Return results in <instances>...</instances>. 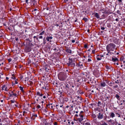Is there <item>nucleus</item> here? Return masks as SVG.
Here are the masks:
<instances>
[{
  "label": "nucleus",
  "instance_id": "obj_46",
  "mask_svg": "<svg viewBox=\"0 0 125 125\" xmlns=\"http://www.w3.org/2000/svg\"><path fill=\"white\" fill-rule=\"evenodd\" d=\"M95 52V51L94 50H93L92 51V52L93 53H94Z\"/></svg>",
  "mask_w": 125,
  "mask_h": 125
},
{
  "label": "nucleus",
  "instance_id": "obj_44",
  "mask_svg": "<svg viewBox=\"0 0 125 125\" xmlns=\"http://www.w3.org/2000/svg\"><path fill=\"white\" fill-rule=\"evenodd\" d=\"M15 77L14 76H13V77H12V78L13 79H15Z\"/></svg>",
  "mask_w": 125,
  "mask_h": 125
},
{
  "label": "nucleus",
  "instance_id": "obj_55",
  "mask_svg": "<svg viewBox=\"0 0 125 125\" xmlns=\"http://www.w3.org/2000/svg\"><path fill=\"white\" fill-rule=\"evenodd\" d=\"M83 112V111H81V112H80V115H81V114Z\"/></svg>",
  "mask_w": 125,
  "mask_h": 125
},
{
  "label": "nucleus",
  "instance_id": "obj_17",
  "mask_svg": "<svg viewBox=\"0 0 125 125\" xmlns=\"http://www.w3.org/2000/svg\"><path fill=\"white\" fill-rule=\"evenodd\" d=\"M66 52L69 53H72L71 50L70 49H67L66 50Z\"/></svg>",
  "mask_w": 125,
  "mask_h": 125
},
{
  "label": "nucleus",
  "instance_id": "obj_26",
  "mask_svg": "<svg viewBox=\"0 0 125 125\" xmlns=\"http://www.w3.org/2000/svg\"><path fill=\"white\" fill-rule=\"evenodd\" d=\"M116 114L118 115V117H121V115H120L119 114L117 113H116Z\"/></svg>",
  "mask_w": 125,
  "mask_h": 125
},
{
  "label": "nucleus",
  "instance_id": "obj_42",
  "mask_svg": "<svg viewBox=\"0 0 125 125\" xmlns=\"http://www.w3.org/2000/svg\"><path fill=\"white\" fill-rule=\"evenodd\" d=\"M107 124L106 123H104V124H102V125H107Z\"/></svg>",
  "mask_w": 125,
  "mask_h": 125
},
{
  "label": "nucleus",
  "instance_id": "obj_27",
  "mask_svg": "<svg viewBox=\"0 0 125 125\" xmlns=\"http://www.w3.org/2000/svg\"><path fill=\"white\" fill-rule=\"evenodd\" d=\"M77 97L78 98V99H80V100L81 101L82 100V98L80 97L79 96H78Z\"/></svg>",
  "mask_w": 125,
  "mask_h": 125
},
{
  "label": "nucleus",
  "instance_id": "obj_50",
  "mask_svg": "<svg viewBox=\"0 0 125 125\" xmlns=\"http://www.w3.org/2000/svg\"><path fill=\"white\" fill-rule=\"evenodd\" d=\"M39 98H38V99H36V101H38L39 100H40V99H39H39H39Z\"/></svg>",
  "mask_w": 125,
  "mask_h": 125
},
{
  "label": "nucleus",
  "instance_id": "obj_13",
  "mask_svg": "<svg viewBox=\"0 0 125 125\" xmlns=\"http://www.w3.org/2000/svg\"><path fill=\"white\" fill-rule=\"evenodd\" d=\"M36 95L39 96H42L43 95V94L41 92H37V93Z\"/></svg>",
  "mask_w": 125,
  "mask_h": 125
},
{
  "label": "nucleus",
  "instance_id": "obj_41",
  "mask_svg": "<svg viewBox=\"0 0 125 125\" xmlns=\"http://www.w3.org/2000/svg\"><path fill=\"white\" fill-rule=\"evenodd\" d=\"M106 69H110L109 67L108 66H106Z\"/></svg>",
  "mask_w": 125,
  "mask_h": 125
},
{
  "label": "nucleus",
  "instance_id": "obj_6",
  "mask_svg": "<svg viewBox=\"0 0 125 125\" xmlns=\"http://www.w3.org/2000/svg\"><path fill=\"white\" fill-rule=\"evenodd\" d=\"M103 11H102V13H104L103 15H102V19L104 18L106 16H107L106 13H107V11H106L105 10H104V11L103 10H102Z\"/></svg>",
  "mask_w": 125,
  "mask_h": 125
},
{
  "label": "nucleus",
  "instance_id": "obj_29",
  "mask_svg": "<svg viewBox=\"0 0 125 125\" xmlns=\"http://www.w3.org/2000/svg\"><path fill=\"white\" fill-rule=\"evenodd\" d=\"M32 116H33L34 117H37V115L35 114H34Z\"/></svg>",
  "mask_w": 125,
  "mask_h": 125
},
{
  "label": "nucleus",
  "instance_id": "obj_16",
  "mask_svg": "<svg viewBox=\"0 0 125 125\" xmlns=\"http://www.w3.org/2000/svg\"><path fill=\"white\" fill-rule=\"evenodd\" d=\"M125 59L124 57L122 56L120 58V60L121 62L123 61L124 63H125V60L124 61V60Z\"/></svg>",
  "mask_w": 125,
  "mask_h": 125
},
{
  "label": "nucleus",
  "instance_id": "obj_54",
  "mask_svg": "<svg viewBox=\"0 0 125 125\" xmlns=\"http://www.w3.org/2000/svg\"><path fill=\"white\" fill-rule=\"evenodd\" d=\"M85 2H86L88 1V0H83Z\"/></svg>",
  "mask_w": 125,
  "mask_h": 125
},
{
  "label": "nucleus",
  "instance_id": "obj_30",
  "mask_svg": "<svg viewBox=\"0 0 125 125\" xmlns=\"http://www.w3.org/2000/svg\"><path fill=\"white\" fill-rule=\"evenodd\" d=\"M35 117H34L33 116H32L31 117V119L33 120H34L35 118Z\"/></svg>",
  "mask_w": 125,
  "mask_h": 125
},
{
  "label": "nucleus",
  "instance_id": "obj_12",
  "mask_svg": "<svg viewBox=\"0 0 125 125\" xmlns=\"http://www.w3.org/2000/svg\"><path fill=\"white\" fill-rule=\"evenodd\" d=\"M118 58L115 57H113L112 58V61L113 62H115L116 61H118Z\"/></svg>",
  "mask_w": 125,
  "mask_h": 125
},
{
  "label": "nucleus",
  "instance_id": "obj_32",
  "mask_svg": "<svg viewBox=\"0 0 125 125\" xmlns=\"http://www.w3.org/2000/svg\"><path fill=\"white\" fill-rule=\"evenodd\" d=\"M118 87V86L117 85H116L115 86H114V88H117Z\"/></svg>",
  "mask_w": 125,
  "mask_h": 125
},
{
  "label": "nucleus",
  "instance_id": "obj_45",
  "mask_svg": "<svg viewBox=\"0 0 125 125\" xmlns=\"http://www.w3.org/2000/svg\"><path fill=\"white\" fill-rule=\"evenodd\" d=\"M28 0H26V3H27V4H28Z\"/></svg>",
  "mask_w": 125,
  "mask_h": 125
},
{
  "label": "nucleus",
  "instance_id": "obj_24",
  "mask_svg": "<svg viewBox=\"0 0 125 125\" xmlns=\"http://www.w3.org/2000/svg\"><path fill=\"white\" fill-rule=\"evenodd\" d=\"M83 20H84L85 21H87V19L86 18H83Z\"/></svg>",
  "mask_w": 125,
  "mask_h": 125
},
{
  "label": "nucleus",
  "instance_id": "obj_19",
  "mask_svg": "<svg viewBox=\"0 0 125 125\" xmlns=\"http://www.w3.org/2000/svg\"><path fill=\"white\" fill-rule=\"evenodd\" d=\"M115 97L118 100L119 99V98L120 97V96L118 94H116L115 95Z\"/></svg>",
  "mask_w": 125,
  "mask_h": 125
},
{
  "label": "nucleus",
  "instance_id": "obj_38",
  "mask_svg": "<svg viewBox=\"0 0 125 125\" xmlns=\"http://www.w3.org/2000/svg\"><path fill=\"white\" fill-rule=\"evenodd\" d=\"M75 42V41L74 40H72V42L73 43H74Z\"/></svg>",
  "mask_w": 125,
  "mask_h": 125
},
{
  "label": "nucleus",
  "instance_id": "obj_43",
  "mask_svg": "<svg viewBox=\"0 0 125 125\" xmlns=\"http://www.w3.org/2000/svg\"><path fill=\"white\" fill-rule=\"evenodd\" d=\"M108 121L109 122H111L112 121V120L111 119H110Z\"/></svg>",
  "mask_w": 125,
  "mask_h": 125
},
{
  "label": "nucleus",
  "instance_id": "obj_52",
  "mask_svg": "<svg viewBox=\"0 0 125 125\" xmlns=\"http://www.w3.org/2000/svg\"><path fill=\"white\" fill-rule=\"evenodd\" d=\"M122 101L123 103H125V100H123Z\"/></svg>",
  "mask_w": 125,
  "mask_h": 125
},
{
  "label": "nucleus",
  "instance_id": "obj_48",
  "mask_svg": "<svg viewBox=\"0 0 125 125\" xmlns=\"http://www.w3.org/2000/svg\"><path fill=\"white\" fill-rule=\"evenodd\" d=\"M15 83L16 84L18 83L17 82V81L16 80L15 81Z\"/></svg>",
  "mask_w": 125,
  "mask_h": 125
},
{
  "label": "nucleus",
  "instance_id": "obj_15",
  "mask_svg": "<svg viewBox=\"0 0 125 125\" xmlns=\"http://www.w3.org/2000/svg\"><path fill=\"white\" fill-rule=\"evenodd\" d=\"M110 116L111 117L113 118L115 116V114L111 112L110 113Z\"/></svg>",
  "mask_w": 125,
  "mask_h": 125
},
{
  "label": "nucleus",
  "instance_id": "obj_1",
  "mask_svg": "<svg viewBox=\"0 0 125 125\" xmlns=\"http://www.w3.org/2000/svg\"><path fill=\"white\" fill-rule=\"evenodd\" d=\"M66 77V74L64 72H60L58 75V78L61 81L65 80Z\"/></svg>",
  "mask_w": 125,
  "mask_h": 125
},
{
  "label": "nucleus",
  "instance_id": "obj_7",
  "mask_svg": "<svg viewBox=\"0 0 125 125\" xmlns=\"http://www.w3.org/2000/svg\"><path fill=\"white\" fill-rule=\"evenodd\" d=\"M1 88L2 90H4L5 91H8L9 89L5 85H3L1 87Z\"/></svg>",
  "mask_w": 125,
  "mask_h": 125
},
{
  "label": "nucleus",
  "instance_id": "obj_23",
  "mask_svg": "<svg viewBox=\"0 0 125 125\" xmlns=\"http://www.w3.org/2000/svg\"><path fill=\"white\" fill-rule=\"evenodd\" d=\"M44 31H42V32H41L39 34V35H42L44 34Z\"/></svg>",
  "mask_w": 125,
  "mask_h": 125
},
{
  "label": "nucleus",
  "instance_id": "obj_51",
  "mask_svg": "<svg viewBox=\"0 0 125 125\" xmlns=\"http://www.w3.org/2000/svg\"><path fill=\"white\" fill-rule=\"evenodd\" d=\"M43 98L44 99H45V98H46V96H43Z\"/></svg>",
  "mask_w": 125,
  "mask_h": 125
},
{
  "label": "nucleus",
  "instance_id": "obj_9",
  "mask_svg": "<svg viewBox=\"0 0 125 125\" xmlns=\"http://www.w3.org/2000/svg\"><path fill=\"white\" fill-rule=\"evenodd\" d=\"M79 115L80 116V118L78 119V120L80 122H81L83 120V115H80V114Z\"/></svg>",
  "mask_w": 125,
  "mask_h": 125
},
{
  "label": "nucleus",
  "instance_id": "obj_5",
  "mask_svg": "<svg viewBox=\"0 0 125 125\" xmlns=\"http://www.w3.org/2000/svg\"><path fill=\"white\" fill-rule=\"evenodd\" d=\"M101 102H98L97 105L98 107L97 108V110L99 111H100V109L101 108Z\"/></svg>",
  "mask_w": 125,
  "mask_h": 125
},
{
  "label": "nucleus",
  "instance_id": "obj_59",
  "mask_svg": "<svg viewBox=\"0 0 125 125\" xmlns=\"http://www.w3.org/2000/svg\"><path fill=\"white\" fill-rule=\"evenodd\" d=\"M78 116V115H77V114H76V115H75V116L77 117V116Z\"/></svg>",
  "mask_w": 125,
  "mask_h": 125
},
{
  "label": "nucleus",
  "instance_id": "obj_56",
  "mask_svg": "<svg viewBox=\"0 0 125 125\" xmlns=\"http://www.w3.org/2000/svg\"><path fill=\"white\" fill-rule=\"evenodd\" d=\"M71 124H72V125H73L74 124V122H71Z\"/></svg>",
  "mask_w": 125,
  "mask_h": 125
},
{
  "label": "nucleus",
  "instance_id": "obj_25",
  "mask_svg": "<svg viewBox=\"0 0 125 125\" xmlns=\"http://www.w3.org/2000/svg\"><path fill=\"white\" fill-rule=\"evenodd\" d=\"M43 43L44 44H45L46 43V42H45V38L43 39Z\"/></svg>",
  "mask_w": 125,
  "mask_h": 125
},
{
  "label": "nucleus",
  "instance_id": "obj_4",
  "mask_svg": "<svg viewBox=\"0 0 125 125\" xmlns=\"http://www.w3.org/2000/svg\"><path fill=\"white\" fill-rule=\"evenodd\" d=\"M9 95L10 97H13V96L16 97L17 94H16L14 93L13 91H12L10 93H9Z\"/></svg>",
  "mask_w": 125,
  "mask_h": 125
},
{
  "label": "nucleus",
  "instance_id": "obj_53",
  "mask_svg": "<svg viewBox=\"0 0 125 125\" xmlns=\"http://www.w3.org/2000/svg\"><path fill=\"white\" fill-rule=\"evenodd\" d=\"M105 29V28L104 27H102V30H104Z\"/></svg>",
  "mask_w": 125,
  "mask_h": 125
},
{
  "label": "nucleus",
  "instance_id": "obj_37",
  "mask_svg": "<svg viewBox=\"0 0 125 125\" xmlns=\"http://www.w3.org/2000/svg\"><path fill=\"white\" fill-rule=\"evenodd\" d=\"M115 83H119V82H118V80H117V81H116L115 82Z\"/></svg>",
  "mask_w": 125,
  "mask_h": 125
},
{
  "label": "nucleus",
  "instance_id": "obj_14",
  "mask_svg": "<svg viewBox=\"0 0 125 125\" xmlns=\"http://www.w3.org/2000/svg\"><path fill=\"white\" fill-rule=\"evenodd\" d=\"M97 118L99 119L102 118V114L101 113H99L98 115H97Z\"/></svg>",
  "mask_w": 125,
  "mask_h": 125
},
{
  "label": "nucleus",
  "instance_id": "obj_10",
  "mask_svg": "<svg viewBox=\"0 0 125 125\" xmlns=\"http://www.w3.org/2000/svg\"><path fill=\"white\" fill-rule=\"evenodd\" d=\"M52 36L48 37L47 36L46 38V40L48 41H49L51 42L52 41L51 40V39H52Z\"/></svg>",
  "mask_w": 125,
  "mask_h": 125
},
{
  "label": "nucleus",
  "instance_id": "obj_35",
  "mask_svg": "<svg viewBox=\"0 0 125 125\" xmlns=\"http://www.w3.org/2000/svg\"><path fill=\"white\" fill-rule=\"evenodd\" d=\"M15 102V101H13L12 100H11L10 101V102L11 103H13Z\"/></svg>",
  "mask_w": 125,
  "mask_h": 125
},
{
  "label": "nucleus",
  "instance_id": "obj_20",
  "mask_svg": "<svg viewBox=\"0 0 125 125\" xmlns=\"http://www.w3.org/2000/svg\"><path fill=\"white\" fill-rule=\"evenodd\" d=\"M106 85V83L105 82H103L102 83V86H104Z\"/></svg>",
  "mask_w": 125,
  "mask_h": 125
},
{
  "label": "nucleus",
  "instance_id": "obj_8",
  "mask_svg": "<svg viewBox=\"0 0 125 125\" xmlns=\"http://www.w3.org/2000/svg\"><path fill=\"white\" fill-rule=\"evenodd\" d=\"M63 87L66 89V90H68L69 88V85L68 84L65 83L63 85Z\"/></svg>",
  "mask_w": 125,
  "mask_h": 125
},
{
  "label": "nucleus",
  "instance_id": "obj_57",
  "mask_svg": "<svg viewBox=\"0 0 125 125\" xmlns=\"http://www.w3.org/2000/svg\"><path fill=\"white\" fill-rule=\"evenodd\" d=\"M37 10V9H35L34 10V11H35Z\"/></svg>",
  "mask_w": 125,
  "mask_h": 125
},
{
  "label": "nucleus",
  "instance_id": "obj_3",
  "mask_svg": "<svg viewBox=\"0 0 125 125\" xmlns=\"http://www.w3.org/2000/svg\"><path fill=\"white\" fill-rule=\"evenodd\" d=\"M69 61L67 63L68 66L71 67H74L75 65L74 61L72 58H69Z\"/></svg>",
  "mask_w": 125,
  "mask_h": 125
},
{
  "label": "nucleus",
  "instance_id": "obj_63",
  "mask_svg": "<svg viewBox=\"0 0 125 125\" xmlns=\"http://www.w3.org/2000/svg\"><path fill=\"white\" fill-rule=\"evenodd\" d=\"M36 39L37 40H38V38H36Z\"/></svg>",
  "mask_w": 125,
  "mask_h": 125
},
{
  "label": "nucleus",
  "instance_id": "obj_39",
  "mask_svg": "<svg viewBox=\"0 0 125 125\" xmlns=\"http://www.w3.org/2000/svg\"><path fill=\"white\" fill-rule=\"evenodd\" d=\"M88 61L89 62H90L91 61V60L90 59H88Z\"/></svg>",
  "mask_w": 125,
  "mask_h": 125
},
{
  "label": "nucleus",
  "instance_id": "obj_18",
  "mask_svg": "<svg viewBox=\"0 0 125 125\" xmlns=\"http://www.w3.org/2000/svg\"><path fill=\"white\" fill-rule=\"evenodd\" d=\"M94 16L98 19L99 18V16L97 13H95Z\"/></svg>",
  "mask_w": 125,
  "mask_h": 125
},
{
  "label": "nucleus",
  "instance_id": "obj_34",
  "mask_svg": "<svg viewBox=\"0 0 125 125\" xmlns=\"http://www.w3.org/2000/svg\"><path fill=\"white\" fill-rule=\"evenodd\" d=\"M26 113V112L25 111H24L23 112V115L24 116V114L25 113Z\"/></svg>",
  "mask_w": 125,
  "mask_h": 125
},
{
  "label": "nucleus",
  "instance_id": "obj_40",
  "mask_svg": "<svg viewBox=\"0 0 125 125\" xmlns=\"http://www.w3.org/2000/svg\"><path fill=\"white\" fill-rule=\"evenodd\" d=\"M40 39H42L43 38L42 36H40L39 37Z\"/></svg>",
  "mask_w": 125,
  "mask_h": 125
},
{
  "label": "nucleus",
  "instance_id": "obj_64",
  "mask_svg": "<svg viewBox=\"0 0 125 125\" xmlns=\"http://www.w3.org/2000/svg\"><path fill=\"white\" fill-rule=\"evenodd\" d=\"M118 125H121L120 124H118Z\"/></svg>",
  "mask_w": 125,
  "mask_h": 125
},
{
  "label": "nucleus",
  "instance_id": "obj_11",
  "mask_svg": "<svg viewBox=\"0 0 125 125\" xmlns=\"http://www.w3.org/2000/svg\"><path fill=\"white\" fill-rule=\"evenodd\" d=\"M96 58L98 60H100L102 59V55H98L97 56Z\"/></svg>",
  "mask_w": 125,
  "mask_h": 125
},
{
  "label": "nucleus",
  "instance_id": "obj_49",
  "mask_svg": "<svg viewBox=\"0 0 125 125\" xmlns=\"http://www.w3.org/2000/svg\"><path fill=\"white\" fill-rule=\"evenodd\" d=\"M122 0H118V1L119 2H122Z\"/></svg>",
  "mask_w": 125,
  "mask_h": 125
},
{
  "label": "nucleus",
  "instance_id": "obj_62",
  "mask_svg": "<svg viewBox=\"0 0 125 125\" xmlns=\"http://www.w3.org/2000/svg\"><path fill=\"white\" fill-rule=\"evenodd\" d=\"M123 104L122 103H121L120 104V105H122Z\"/></svg>",
  "mask_w": 125,
  "mask_h": 125
},
{
  "label": "nucleus",
  "instance_id": "obj_28",
  "mask_svg": "<svg viewBox=\"0 0 125 125\" xmlns=\"http://www.w3.org/2000/svg\"><path fill=\"white\" fill-rule=\"evenodd\" d=\"M40 107H40V106L39 105H38L37 106V109H39V108H40Z\"/></svg>",
  "mask_w": 125,
  "mask_h": 125
},
{
  "label": "nucleus",
  "instance_id": "obj_21",
  "mask_svg": "<svg viewBox=\"0 0 125 125\" xmlns=\"http://www.w3.org/2000/svg\"><path fill=\"white\" fill-rule=\"evenodd\" d=\"M19 88H20V90L21 91H22V92H23V88L22 87H21V86H20V87Z\"/></svg>",
  "mask_w": 125,
  "mask_h": 125
},
{
  "label": "nucleus",
  "instance_id": "obj_60",
  "mask_svg": "<svg viewBox=\"0 0 125 125\" xmlns=\"http://www.w3.org/2000/svg\"><path fill=\"white\" fill-rule=\"evenodd\" d=\"M36 36H34V37H33V38H36Z\"/></svg>",
  "mask_w": 125,
  "mask_h": 125
},
{
  "label": "nucleus",
  "instance_id": "obj_47",
  "mask_svg": "<svg viewBox=\"0 0 125 125\" xmlns=\"http://www.w3.org/2000/svg\"><path fill=\"white\" fill-rule=\"evenodd\" d=\"M115 21H118V19L117 18H116L115 19Z\"/></svg>",
  "mask_w": 125,
  "mask_h": 125
},
{
  "label": "nucleus",
  "instance_id": "obj_33",
  "mask_svg": "<svg viewBox=\"0 0 125 125\" xmlns=\"http://www.w3.org/2000/svg\"><path fill=\"white\" fill-rule=\"evenodd\" d=\"M54 25L58 27L59 26V24L57 23H55V24H54Z\"/></svg>",
  "mask_w": 125,
  "mask_h": 125
},
{
  "label": "nucleus",
  "instance_id": "obj_22",
  "mask_svg": "<svg viewBox=\"0 0 125 125\" xmlns=\"http://www.w3.org/2000/svg\"><path fill=\"white\" fill-rule=\"evenodd\" d=\"M48 106L50 108H52L53 107V106L52 105V104H49V105H48Z\"/></svg>",
  "mask_w": 125,
  "mask_h": 125
},
{
  "label": "nucleus",
  "instance_id": "obj_36",
  "mask_svg": "<svg viewBox=\"0 0 125 125\" xmlns=\"http://www.w3.org/2000/svg\"><path fill=\"white\" fill-rule=\"evenodd\" d=\"M87 47V45H86V44H85L84 45V47L85 48H86Z\"/></svg>",
  "mask_w": 125,
  "mask_h": 125
},
{
  "label": "nucleus",
  "instance_id": "obj_61",
  "mask_svg": "<svg viewBox=\"0 0 125 125\" xmlns=\"http://www.w3.org/2000/svg\"><path fill=\"white\" fill-rule=\"evenodd\" d=\"M3 100H1V102H3Z\"/></svg>",
  "mask_w": 125,
  "mask_h": 125
},
{
  "label": "nucleus",
  "instance_id": "obj_31",
  "mask_svg": "<svg viewBox=\"0 0 125 125\" xmlns=\"http://www.w3.org/2000/svg\"><path fill=\"white\" fill-rule=\"evenodd\" d=\"M85 125H90V123L88 122L85 123Z\"/></svg>",
  "mask_w": 125,
  "mask_h": 125
},
{
  "label": "nucleus",
  "instance_id": "obj_58",
  "mask_svg": "<svg viewBox=\"0 0 125 125\" xmlns=\"http://www.w3.org/2000/svg\"><path fill=\"white\" fill-rule=\"evenodd\" d=\"M15 106L16 107H17V104H15Z\"/></svg>",
  "mask_w": 125,
  "mask_h": 125
},
{
  "label": "nucleus",
  "instance_id": "obj_2",
  "mask_svg": "<svg viewBox=\"0 0 125 125\" xmlns=\"http://www.w3.org/2000/svg\"><path fill=\"white\" fill-rule=\"evenodd\" d=\"M115 46L113 43H110L108 44L107 46L106 49L108 52L110 51H113L115 50Z\"/></svg>",
  "mask_w": 125,
  "mask_h": 125
}]
</instances>
